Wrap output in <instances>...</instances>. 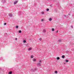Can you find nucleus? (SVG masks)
Masks as SVG:
<instances>
[{"mask_svg": "<svg viewBox=\"0 0 74 74\" xmlns=\"http://www.w3.org/2000/svg\"><path fill=\"white\" fill-rule=\"evenodd\" d=\"M36 70H37V68H34V69H31V71L33 72H34V71H36Z\"/></svg>", "mask_w": 74, "mask_h": 74, "instance_id": "obj_1", "label": "nucleus"}, {"mask_svg": "<svg viewBox=\"0 0 74 74\" xmlns=\"http://www.w3.org/2000/svg\"><path fill=\"white\" fill-rule=\"evenodd\" d=\"M6 2V1L5 0H2V2L3 3H5Z\"/></svg>", "mask_w": 74, "mask_h": 74, "instance_id": "obj_2", "label": "nucleus"}, {"mask_svg": "<svg viewBox=\"0 0 74 74\" xmlns=\"http://www.w3.org/2000/svg\"><path fill=\"white\" fill-rule=\"evenodd\" d=\"M18 3V1H15L13 3V4H16V3Z\"/></svg>", "mask_w": 74, "mask_h": 74, "instance_id": "obj_3", "label": "nucleus"}, {"mask_svg": "<svg viewBox=\"0 0 74 74\" xmlns=\"http://www.w3.org/2000/svg\"><path fill=\"white\" fill-rule=\"evenodd\" d=\"M37 65H38V66H41V63H38L37 64Z\"/></svg>", "mask_w": 74, "mask_h": 74, "instance_id": "obj_4", "label": "nucleus"}, {"mask_svg": "<svg viewBox=\"0 0 74 74\" xmlns=\"http://www.w3.org/2000/svg\"><path fill=\"white\" fill-rule=\"evenodd\" d=\"M9 16L11 17H12V14H9Z\"/></svg>", "mask_w": 74, "mask_h": 74, "instance_id": "obj_5", "label": "nucleus"}, {"mask_svg": "<svg viewBox=\"0 0 74 74\" xmlns=\"http://www.w3.org/2000/svg\"><path fill=\"white\" fill-rule=\"evenodd\" d=\"M21 12L19 11L18 12V15H21Z\"/></svg>", "mask_w": 74, "mask_h": 74, "instance_id": "obj_6", "label": "nucleus"}, {"mask_svg": "<svg viewBox=\"0 0 74 74\" xmlns=\"http://www.w3.org/2000/svg\"><path fill=\"white\" fill-rule=\"evenodd\" d=\"M32 50V48H29L28 49V51H30Z\"/></svg>", "mask_w": 74, "mask_h": 74, "instance_id": "obj_7", "label": "nucleus"}, {"mask_svg": "<svg viewBox=\"0 0 74 74\" xmlns=\"http://www.w3.org/2000/svg\"><path fill=\"white\" fill-rule=\"evenodd\" d=\"M12 71H10L9 73V74H12Z\"/></svg>", "mask_w": 74, "mask_h": 74, "instance_id": "obj_8", "label": "nucleus"}, {"mask_svg": "<svg viewBox=\"0 0 74 74\" xmlns=\"http://www.w3.org/2000/svg\"><path fill=\"white\" fill-rule=\"evenodd\" d=\"M49 21H52V18H50L49 19Z\"/></svg>", "mask_w": 74, "mask_h": 74, "instance_id": "obj_9", "label": "nucleus"}, {"mask_svg": "<svg viewBox=\"0 0 74 74\" xmlns=\"http://www.w3.org/2000/svg\"><path fill=\"white\" fill-rule=\"evenodd\" d=\"M43 32L44 33H45V32H46V30H45V29H44L43 30Z\"/></svg>", "mask_w": 74, "mask_h": 74, "instance_id": "obj_10", "label": "nucleus"}, {"mask_svg": "<svg viewBox=\"0 0 74 74\" xmlns=\"http://www.w3.org/2000/svg\"><path fill=\"white\" fill-rule=\"evenodd\" d=\"M31 58H33V55H32V56H31Z\"/></svg>", "mask_w": 74, "mask_h": 74, "instance_id": "obj_11", "label": "nucleus"}, {"mask_svg": "<svg viewBox=\"0 0 74 74\" xmlns=\"http://www.w3.org/2000/svg\"><path fill=\"white\" fill-rule=\"evenodd\" d=\"M65 57L64 56H62V58H63V59H64Z\"/></svg>", "mask_w": 74, "mask_h": 74, "instance_id": "obj_12", "label": "nucleus"}, {"mask_svg": "<svg viewBox=\"0 0 74 74\" xmlns=\"http://www.w3.org/2000/svg\"><path fill=\"white\" fill-rule=\"evenodd\" d=\"M33 61L34 62H36V59H33Z\"/></svg>", "mask_w": 74, "mask_h": 74, "instance_id": "obj_13", "label": "nucleus"}, {"mask_svg": "<svg viewBox=\"0 0 74 74\" xmlns=\"http://www.w3.org/2000/svg\"><path fill=\"white\" fill-rule=\"evenodd\" d=\"M58 41L59 42H60L61 41H62V40L61 39H59L58 40Z\"/></svg>", "mask_w": 74, "mask_h": 74, "instance_id": "obj_14", "label": "nucleus"}, {"mask_svg": "<svg viewBox=\"0 0 74 74\" xmlns=\"http://www.w3.org/2000/svg\"><path fill=\"white\" fill-rule=\"evenodd\" d=\"M60 59V58H59V57H58L57 58V60H59Z\"/></svg>", "mask_w": 74, "mask_h": 74, "instance_id": "obj_15", "label": "nucleus"}, {"mask_svg": "<svg viewBox=\"0 0 74 74\" xmlns=\"http://www.w3.org/2000/svg\"><path fill=\"white\" fill-rule=\"evenodd\" d=\"M18 32L19 33H22V31H21V30H19Z\"/></svg>", "mask_w": 74, "mask_h": 74, "instance_id": "obj_16", "label": "nucleus"}, {"mask_svg": "<svg viewBox=\"0 0 74 74\" xmlns=\"http://www.w3.org/2000/svg\"><path fill=\"white\" fill-rule=\"evenodd\" d=\"M23 42H24V43H25V42H26V41L25 40H24L23 41Z\"/></svg>", "mask_w": 74, "mask_h": 74, "instance_id": "obj_17", "label": "nucleus"}, {"mask_svg": "<svg viewBox=\"0 0 74 74\" xmlns=\"http://www.w3.org/2000/svg\"><path fill=\"white\" fill-rule=\"evenodd\" d=\"M65 62H69V60H65Z\"/></svg>", "mask_w": 74, "mask_h": 74, "instance_id": "obj_18", "label": "nucleus"}, {"mask_svg": "<svg viewBox=\"0 0 74 74\" xmlns=\"http://www.w3.org/2000/svg\"><path fill=\"white\" fill-rule=\"evenodd\" d=\"M55 72L56 74H57V73H58V71H55Z\"/></svg>", "mask_w": 74, "mask_h": 74, "instance_id": "obj_19", "label": "nucleus"}, {"mask_svg": "<svg viewBox=\"0 0 74 74\" xmlns=\"http://www.w3.org/2000/svg\"><path fill=\"white\" fill-rule=\"evenodd\" d=\"M49 9H46V11H49Z\"/></svg>", "mask_w": 74, "mask_h": 74, "instance_id": "obj_20", "label": "nucleus"}, {"mask_svg": "<svg viewBox=\"0 0 74 74\" xmlns=\"http://www.w3.org/2000/svg\"><path fill=\"white\" fill-rule=\"evenodd\" d=\"M55 30V29L54 28H52V31H54Z\"/></svg>", "mask_w": 74, "mask_h": 74, "instance_id": "obj_21", "label": "nucleus"}, {"mask_svg": "<svg viewBox=\"0 0 74 74\" xmlns=\"http://www.w3.org/2000/svg\"><path fill=\"white\" fill-rule=\"evenodd\" d=\"M42 14H44V12H41Z\"/></svg>", "mask_w": 74, "mask_h": 74, "instance_id": "obj_22", "label": "nucleus"}, {"mask_svg": "<svg viewBox=\"0 0 74 74\" xmlns=\"http://www.w3.org/2000/svg\"><path fill=\"white\" fill-rule=\"evenodd\" d=\"M18 26H16V28L17 29H18Z\"/></svg>", "mask_w": 74, "mask_h": 74, "instance_id": "obj_23", "label": "nucleus"}, {"mask_svg": "<svg viewBox=\"0 0 74 74\" xmlns=\"http://www.w3.org/2000/svg\"><path fill=\"white\" fill-rule=\"evenodd\" d=\"M41 63V60H40L39 61V63Z\"/></svg>", "mask_w": 74, "mask_h": 74, "instance_id": "obj_24", "label": "nucleus"}, {"mask_svg": "<svg viewBox=\"0 0 74 74\" xmlns=\"http://www.w3.org/2000/svg\"><path fill=\"white\" fill-rule=\"evenodd\" d=\"M39 40L40 41H41L42 39H41V38H40Z\"/></svg>", "mask_w": 74, "mask_h": 74, "instance_id": "obj_25", "label": "nucleus"}, {"mask_svg": "<svg viewBox=\"0 0 74 74\" xmlns=\"http://www.w3.org/2000/svg\"><path fill=\"white\" fill-rule=\"evenodd\" d=\"M44 21V19H42L41 20V22H42Z\"/></svg>", "mask_w": 74, "mask_h": 74, "instance_id": "obj_26", "label": "nucleus"}, {"mask_svg": "<svg viewBox=\"0 0 74 74\" xmlns=\"http://www.w3.org/2000/svg\"><path fill=\"white\" fill-rule=\"evenodd\" d=\"M68 15H69V16H70L71 15L70 13H69V14H68Z\"/></svg>", "mask_w": 74, "mask_h": 74, "instance_id": "obj_27", "label": "nucleus"}, {"mask_svg": "<svg viewBox=\"0 0 74 74\" xmlns=\"http://www.w3.org/2000/svg\"><path fill=\"white\" fill-rule=\"evenodd\" d=\"M4 25H6V23H5L4 24Z\"/></svg>", "mask_w": 74, "mask_h": 74, "instance_id": "obj_28", "label": "nucleus"}, {"mask_svg": "<svg viewBox=\"0 0 74 74\" xmlns=\"http://www.w3.org/2000/svg\"><path fill=\"white\" fill-rule=\"evenodd\" d=\"M71 28H73V25L71 26Z\"/></svg>", "mask_w": 74, "mask_h": 74, "instance_id": "obj_29", "label": "nucleus"}, {"mask_svg": "<svg viewBox=\"0 0 74 74\" xmlns=\"http://www.w3.org/2000/svg\"><path fill=\"white\" fill-rule=\"evenodd\" d=\"M56 33H58V30L56 31Z\"/></svg>", "mask_w": 74, "mask_h": 74, "instance_id": "obj_30", "label": "nucleus"}, {"mask_svg": "<svg viewBox=\"0 0 74 74\" xmlns=\"http://www.w3.org/2000/svg\"><path fill=\"white\" fill-rule=\"evenodd\" d=\"M16 40H17V38H16Z\"/></svg>", "mask_w": 74, "mask_h": 74, "instance_id": "obj_31", "label": "nucleus"}, {"mask_svg": "<svg viewBox=\"0 0 74 74\" xmlns=\"http://www.w3.org/2000/svg\"><path fill=\"white\" fill-rule=\"evenodd\" d=\"M65 16V17L66 16H65H65Z\"/></svg>", "mask_w": 74, "mask_h": 74, "instance_id": "obj_32", "label": "nucleus"}]
</instances>
